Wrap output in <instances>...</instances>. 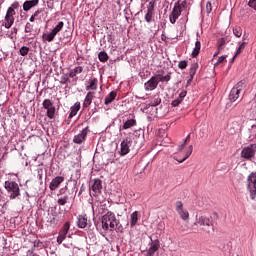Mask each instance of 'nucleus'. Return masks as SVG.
<instances>
[{
	"label": "nucleus",
	"instance_id": "nucleus-42",
	"mask_svg": "<svg viewBox=\"0 0 256 256\" xmlns=\"http://www.w3.org/2000/svg\"><path fill=\"white\" fill-rule=\"evenodd\" d=\"M33 31V24L27 22L25 25V33H31Z\"/></svg>",
	"mask_w": 256,
	"mask_h": 256
},
{
	"label": "nucleus",
	"instance_id": "nucleus-23",
	"mask_svg": "<svg viewBox=\"0 0 256 256\" xmlns=\"http://www.w3.org/2000/svg\"><path fill=\"white\" fill-rule=\"evenodd\" d=\"M116 97H117V92H115V91L110 92L105 97L104 104L109 105L110 103H113L115 101Z\"/></svg>",
	"mask_w": 256,
	"mask_h": 256
},
{
	"label": "nucleus",
	"instance_id": "nucleus-52",
	"mask_svg": "<svg viewBox=\"0 0 256 256\" xmlns=\"http://www.w3.org/2000/svg\"><path fill=\"white\" fill-rule=\"evenodd\" d=\"M226 59H227V57H225V56L219 57L216 65H219V63H224V61H227Z\"/></svg>",
	"mask_w": 256,
	"mask_h": 256
},
{
	"label": "nucleus",
	"instance_id": "nucleus-56",
	"mask_svg": "<svg viewBox=\"0 0 256 256\" xmlns=\"http://www.w3.org/2000/svg\"><path fill=\"white\" fill-rule=\"evenodd\" d=\"M185 142L178 146V151H181L182 149H185Z\"/></svg>",
	"mask_w": 256,
	"mask_h": 256
},
{
	"label": "nucleus",
	"instance_id": "nucleus-41",
	"mask_svg": "<svg viewBox=\"0 0 256 256\" xmlns=\"http://www.w3.org/2000/svg\"><path fill=\"white\" fill-rule=\"evenodd\" d=\"M74 72V75H81L83 73V66H76L74 69H72Z\"/></svg>",
	"mask_w": 256,
	"mask_h": 256
},
{
	"label": "nucleus",
	"instance_id": "nucleus-27",
	"mask_svg": "<svg viewBox=\"0 0 256 256\" xmlns=\"http://www.w3.org/2000/svg\"><path fill=\"white\" fill-rule=\"evenodd\" d=\"M138 221H139V212L138 211H134L130 215V226L131 227H135V225H137Z\"/></svg>",
	"mask_w": 256,
	"mask_h": 256
},
{
	"label": "nucleus",
	"instance_id": "nucleus-38",
	"mask_svg": "<svg viewBox=\"0 0 256 256\" xmlns=\"http://www.w3.org/2000/svg\"><path fill=\"white\" fill-rule=\"evenodd\" d=\"M233 34L235 35V37H241V35H243V29L237 26L233 29Z\"/></svg>",
	"mask_w": 256,
	"mask_h": 256
},
{
	"label": "nucleus",
	"instance_id": "nucleus-20",
	"mask_svg": "<svg viewBox=\"0 0 256 256\" xmlns=\"http://www.w3.org/2000/svg\"><path fill=\"white\" fill-rule=\"evenodd\" d=\"M150 107H157L161 105V96L159 94H154L149 100Z\"/></svg>",
	"mask_w": 256,
	"mask_h": 256
},
{
	"label": "nucleus",
	"instance_id": "nucleus-3",
	"mask_svg": "<svg viewBox=\"0 0 256 256\" xmlns=\"http://www.w3.org/2000/svg\"><path fill=\"white\" fill-rule=\"evenodd\" d=\"M246 188L250 193V199L256 198V172H252L248 175L246 180Z\"/></svg>",
	"mask_w": 256,
	"mask_h": 256
},
{
	"label": "nucleus",
	"instance_id": "nucleus-21",
	"mask_svg": "<svg viewBox=\"0 0 256 256\" xmlns=\"http://www.w3.org/2000/svg\"><path fill=\"white\" fill-rule=\"evenodd\" d=\"M97 83H99L97 78L89 80V85L86 86V91H97Z\"/></svg>",
	"mask_w": 256,
	"mask_h": 256
},
{
	"label": "nucleus",
	"instance_id": "nucleus-2",
	"mask_svg": "<svg viewBox=\"0 0 256 256\" xmlns=\"http://www.w3.org/2000/svg\"><path fill=\"white\" fill-rule=\"evenodd\" d=\"M4 188L6 189L7 193H9V198L11 200L19 197L21 195V189L19 188V184L15 181H5Z\"/></svg>",
	"mask_w": 256,
	"mask_h": 256
},
{
	"label": "nucleus",
	"instance_id": "nucleus-32",
	"mask_svg": "<svg viewBox=\"0 0 256 256\" xmlns=\"http://www.w3.org/2000/svg\"><path fill=\"white\" fill-rule=\"evenodd\" d=\"M71 83V79L69 78L68 73H63L60 77V84L61 85H69Z\"/></svg>",
	"mask_w": 256,
	"mask_h": 256
},
{
	"label": "nucleus",
	"instance_id": "nucleus-15",
	"mask_svg": "<svg viewBox=\"0 0 256 256\" xmlns=\"http://www.w3.org/2000/svg\"><path fill=\"white\" fill-rule=\"evenodd\" d=\"M63 181H65V177H63V176H57V177L53 178L49 185L50 191H55V189H57L59 187V185H61V183H63Z\"/></svg>",
	"mask_w": 256,
	"mask_h": 256
},
{
	"label": "nucleus",
	"instance_id": "nucleus-1",
	"mask_svg": "<svg viewBox=\"0 0 256 256\" xmlns=\"http://www.w3.org/2000/svg\"><path fill=\"white\" fill-rule=\"evenodd\" d=\"M102 229L104 231H113L117 225H119V220H117V217L115 216V213L108 211L106 214L102 216Z\"/></svg>",
	"mask_w": 256,
	"mask_h": 256
},
{
	"label": "nucleus",
	"instance_id": "nucleus-59",
	"mask_svg": "<svg viewBox=\"0 0 256 256\" xmlns=\"http://www.w3.org/2000/svg\"><path fill=\"white\" fill-rule=\"evenodd\" d=\"M225 45V41L221 40L219 47H223Z\"/></svg>",
	"mask_w": 256,
	"mask_h": 256
},
{
	"label": "nucleus",
	"instance_id": "nucleus-16",
	"mask_svg": "<svg viewBox=\"0 0 256 256\" xmlns=\"http://www.w3.org/2000/svg\"><path fill=\"white\" fill-rule=\"evenodd\" d=\"M93 99H95V92L89 91L85 96L83 102V109H87V107H89L91 103H93Z\"/></svg>",
	"mask_w": 256,
	"mask_h": 256
},
{
	"label": "nucleus",
	"instance_id": "nucleus-51",
	"mask_svg": "<svg viewBox=\"0 0 256 256\" xmlns=\"http://www.w3.org/2000/svg\"><path fill=\"white\" fill-rule=\"evenodd\" d=\"M185 97H187V91H182L179 94L178 99H181V101H183V99H185Z\"/></svg>",
	"mask_w": 256,
	"mask_h": 256
},
{
	"label": "nucleus",
	"instance_id": "nucleus-33",
	"mask_svg": "<svg viewBox=\"0 0 256 256\" xmlns=\"http://www.w3.org/2000/svg\"><path fill=\"white\" fill-rule=\"evenodd\" d=\"M98 59L101 63H107V61H109V55H107V52L101 51L98 54Z\"/></svg>",
	"mask_w": 256,
	"mask_h": 256
},
{
	"label": "nucleus",
	"instance_id": "nucleus-24",
	"mask_svg": "<svg viewBox=\"0 0 256 256\" xmlns=\"http://www.w3.org/2000/svg\"><path fill=\"white\" fill-rule=\"evenodd\" d=\"M69 229H71V224L69 222H66L63 225L62 229L60 230L59 235L67 239V234L69 233Z\"/></svg>",
	"mask_w": 256,
	"mask_h": 256
},
{
	"label": "nucleus",
	"instance_id": "nucleus-37",
	"mask_svg": "<svg viewBox=\"0 0 256 256\" xmlns=\"http://www.w3.org/2000/svg\"><path fill=\"white\" fill-rule=\"evenodd\" d=\"M178 214L180 215L181 219H183V221H187V219H189V211L187 210H180Z\"/></svg>",
	"mask_w": 256,
	"mask_h": 256
},
{
	"label": "nucleus",
	"instance_id": "nucleus-43",
	"mask_svg": "<svg viewBox=\"0 0 256 256\" xmlns=\"http://www.w3.org/2000/svg\"><path fill=\"white\" fill-rule=\"evenodd\" d=\"M182 102L183 100H181L180 98H176L175 100L172 101L171 105L172 107H179V105H181Z\"/></svg>",
	"mask_w": 256,
	"mask_h": 256
},
{
	"label": "nucleus",
	"instance_id": "nucleus-34",
	"mask_svg": "<svg viewBox=\"0 0 256 256\" xmlns=\"http://www.w3.org/2000/svg\"><path fill=\"white\" fill-rule=\"evenodd\" d=\"M174 6L178 7L179 10H181L183 12V9H187V1L186 0H178Z\"/></svg>",
	"mask_w": 256,
	"mask_h": 256
},
{
	"label": "nucleus",
	"instance_id": "nucleus-40",
	"mask_svg": "<svg viewBox=\"0 0 256 256\" xmlns=\"http://www.w3.org/2000/svg\"><path fill=\"white\" fill-rule=\"evenodd\" d=\"M169 19H170V23H172V25H175V23H177V19H179V16H176V14L171 12Z\"/></svg>",
	"mask_w": 256,
	"mask_h": 256
},
{
	"label": "nucleus",
	"instance_id": "nucleus-19",
	"mask_svg": "<svg viewBox=\"0 0 256 256\" xmlns=\"http://www.w3.org/2000/svg\"><path fill=\"white\" fill-rule=\"evenodd\" d=\"M39 5V0H29L24 2L23 9L24 11H29L30 9H33V7H37Z\"/></svg>",
	"mask_w": 256,
	"mask_h": 256
},
{
	"label": "nucleus",
	"instance_id": "nucleus-53",
	"mask_svg": "<svg viewBox=\"0 0 256 256\" xmlns=\"http://www.w3.org/2000/svg\"><path fill=\"white\" fill-rule=\"evenodd\" d=\"M63 241H65V237H64V236H61V235H58V237H57V243H59V245H61V243H63Z\"/></svg>",
	"mask_w": 256,
	"mask_h": 256
},
{
	"label": "nucleus",
	"instance_id": "nucleus-6",
	"mask_svg": "<svg viewBox=\"0 0 256 256\" xmlns=\"http://www.w3.org/2000/svg\"><path fill=\"white\" fill-rule=\"evenodd\" d=\"M194 225L199 227H213V217L206 215H196Z\"/></svg>",
	"mask_w": 256,
	"mask_h": 256
},
{
	"label": "nucleus",
	"instance_id": "nucleus-26",
	"mask_svg": "<svg viewBox=\"0 0 256 256\" xmlns=\"http://www.w3.org/2000/svg\"><path fill=\"white\" fill-rule=\"evenodd\" d=\"M199 53H201V41H196L195 42V47L191 53V57L195 58L199 56Z\"/></svg>",
	"mask_w": 256,
	"mask_h": 256
},
{
	"label": "nucleus",
	"instance_id": "nucleus-9",
	"mask_svg": "<svg viewBox=\"0 0 256 256\" xmlns=\"http://www.w3.org/2000/svg\"><path fill=\"white\" fill-rule=\"evenodd\" d=\"M13 23H15V10H13V8H8L4 18L5 29H11Z\"/></svg>",
	"mask_w": 256,
	"mask_h": 256
},
{
	"label": "nucleus",
	"instance_id": "nucleus-31",
	"mask_svg": "<svg viewBox=\"0 0 256 256\" xmlns=\"http://www.w3.org/2000/svg\"><path fill=\"white\" fill-rule=\"evenodd\" d=\"M192 153H193V145H190L185 152L184 159L177 160L178 163H184V161H187V159H189V157H191Z\"/></svg>",
	"mask_w": 256,
	"mask_h": 256
},
{
	"label": "nucleus",
	"instance_id": "nucleus-28",
	"mask_svg": "<svg viewBox=\"0 0 256 256\" xmlns=\"http://www.w3.org/2000/svg\"><path fill=\"white\" fill-rule=\"evenodd\" d=\"M78 227H80V229L87 227V215H80L78 217Z\"/></svg>",
	"mask_w": 256,
	"mask_h": 256
},
{
	"label": "nucleus",
	"instance_id": "nucleus-36",
	"mask_svg": "<svg viewBox=\"0 0 256 256\" xmlns=\"http://www.w3.org/2000/svg\"><path fill=\"white\" fill-rule=\"evenodd\" d=\"M66 74H68V78L73 79L74 84L77 85V81H78L79 77H77L75 72L71 69L70 72L66 73Z\"/></svg>",
	"mask_w": 256,
	"mask_h": 256
},
{
	"label": "nucleus",
	"instance_id": "nucleus-54",
	"mask_svg": "<svg viewBox=\"0 0 256 256\" xmlns=\"http://www.w3.org/2000/svg\"><path fill=\"white\" fill-rule=\"evenodd\" d=\"M40 13H43V9L37 10L34 12L33 16L38 17Z\"/></svg>",
	"mask_w": 256,
	"mask_h": 256
},
{
	"label": "nucleus",
	"instance_id": "nucleus-39",
	"mask_svg": "<svg viewBox=\"0 0 256 256\" xmlns=\"http://www.w3.org/2000/svg\"><path fill=\"white\" fill-rule=\"evenodd\" d=\"M19 53L22 57H26V55H29V47L22 46L19 50Z\"/></svg>",
	"mask_w": 256,
	"mask_h": 256
},
{
	"label": "nucleus",
	"instance_id": "nucleus-7",
	"mask_svg": "<svg viewBox=\"0 0 256 256\" xmlns=\"http://www.w3.org/2000/svg\"><path fill=\"white\" fill-rule=\"evenodd\" d=\"M63 27H65V23H63V21L59 22L49 34L43 35L44 41H48V43H51V41L55 39L57 34L62 31Z\"/></svg>",
	"mask_w": 256,
	"mask_h": 256
},
{
	"label": "nucleus",
	"instance_id": "nucleus-18",
	"mask_svg": "<svg viewBox=\"0 0 256 256\" xmlns=\"http://www.w3.org/2000/svg\"><path fill=\"white\" fill-rule=\"evenodd\" d=\"M80 109H81V102H76L73 106H71L68 119H73V117H75V115L79 113Z\"/></svg>",
	"mask_w": 256,
	"mask_h": 256
},
{
	"label": "nucleus",
	"instance_id": "nucleus-47",
	"mask_svg": "<svg viewBox=\"0 0 256 256\" xmlns=\"http://www.w3.org/2000/svg\"><path fill=\"white\" fill-rule=\"evenodd\" d=\"M179 69H187V61H180L178 64Z\"/></svg>",
	"mask_w": 256,
	"mask_h": 256
},
{
	"label": "nucleus",
	"instance_id": "nucleus-25",
	"mask_svg": "<svg viewBox=\"0 0 256 256\" xmlns=\"http://www.w3.org/2000/svg\"><path fill=\"white\" fill-rule=\"evenodd\" d=\"M158 83H169L171 81V73L166 74L163 76L162 74L156 75Z\"/></svg>",
	"mask_w": 256,
	"mask_h": 256
},
{
	"label": "nucleus",
	"instance_id": "nucleus-57",
	"mask_svg": "<svg viewBox=\"0 0 256 256\" xmlns=\"http://www.w3.org/2000/svg\"><path fill=\"white\" fill-rule=\"evenodd\" d=\"M100 207L102 209H105V207H107V203L106 202H101Z\"/></svg>",
	"mask_w": 256,
	"mask_h": 256
},
{
	"label": "nucleus",
	"instance_id": "nucleus-29",
	"mask_svg": "<svg viewBox=\"0 0 256 256\" xmlns=\"http://www.w3.org/2000/svg\"><path fill=\"white\" fill-rule=\"evenodd\" d=\"M135 125H137V120L135 119H129L127 120L123 126L122 129L127 130V129H131V127H135Z\"/></svg>",
	"mask_w": 256,
	"mask_h": 256
},
{
	"label": "nucleus",
	"instance_id": "nucleus-13",
	"mask_svg": "<svg viewBox=\"0 0 256 256\" xmlns=\"http://www.w3.org/2000/svg\"><path fill=\"white\" fill-rule=\"evenodd\" d=\"M91 189L93 191L94 197H97V195H101V191L103 189V182L100 179H94Z\"/></svg>",
	"mask_w": 256,
	"mask_h": 256
},
{
	"label": "nucleus",
	"instance_id": "nucleus-45",
	"mask_svg": "<svg viewBox=\"0 0 256 256\" xmlns=\"http://www.w3.org/2000/svg\"><path fill=\"white\" fill-rule=\"evenodd\" d=\"M172 13H173L174 15L178 16V17H181L182 11L179 10V7H177V6L174 5L173 10H172Z\"/></svg>",
	"mask_w": 256,
	"mask_h": 256
},
{
	"label": "nucleus",
	"instance_id": "nucleus-44",
	"mask_svg": "<svg viewBox=\"0 0 256 256\" xmlns=\"http://www.w3.org/2000/svg\"><path fill=\"white\" fill-rule=\"evenodd\" d=\"M175 207H176L177 213H179V211H183V202L177 201V202L175 203Z\"/></svg>",
	"mask_w": 256,
	"mask_h": 256
},
{
	"label": "nucleus",
	"instance_id": "nucleus-35",
	"mask_svg": "<svg viewBox=\"0 0 256 256\" xmlns=\"http://www.w3.org/2000/svg\"><path fill=\"white\" fill-rule=\"evenodd\" d=\"M67 201H69V195L65 194L64 196L60 197L58 200H57V203L58 205H66L67 204Z\"/></svg>",
	"mask_w": 256,
	"mask_h": 256
},
{
	"label": "nucleus",
	"instance_id": "nucleus-48",
	"mask_svg": "<svg viewBox=\"0 0 256 256\" xmlns=\"http://www.w3.org/2000/svg\"><path fill=\"white\" fill-rule=\"evenodd\" d=\"M211 11H213V5L211 4V2H207L206 3V12L211 13Z\"/></svg>",
	"mask_w": 256,
	"mask_h": 256
},
{
	"label": "nucleus",
	"instance_id": "nucleus-12",
	"mask_svg": "<svg viewBox=\"0 0 256 256\" xmlns=\"http://www.w3.org/2000/svg\"><path fill=\"white\" fill-rule=\"evenodd\" d=\"M154 11H155V1H150L147 6V13L144 17L146 23H151V21H153Z\"/></svg>",
	"mask_w": 256,
	"mask_h": 256
},
{
	"label": "nucleus",
	"instance_id": "nucleus-46",
	"mask_svg": "<svg viewBox=\"0 0 256 256\" xmlns=\"http://www.w3.org/2000/svg\"><path fill=\"white\" fill-rule=\"evenodd\" d=\"M248 7H251V9H254V11H256V0H249Z\"/></svg>",
	"mask_w": 256,
	"mask_h": 256
},
{
	"label": "nucleus",
	"instance_id": "nucleus-49",
	"mask_svg": "<svg viewBox=\"0 0 256 256\" xmlns=\"http://www.w3.org/2000/svg\"><path fill=\"white\" fill-rule=\"evenodd\" d=\"M57 223H59V220L57 219V217L55 215H53V217L50 218V224L57 225Z\"/></svg>",
	"mask_w": 256,
	"mask_h": 256
},
{
	"label": "nucleus",
	"instance_id": "nucleus-30",
	"mask_svg": "<svg viewBox=\"0 0 256 256\" xmlns=\"http://www.w3.org/2000/svg\"><path fill=\"white\" fill-rule=\"evenodd\" d=\"M245 47H247V42H242L238 47V49L236 50V53L233 56L232 61H235L236 57L241 55V53H243V51L245 50Z\"/></svg>",
	"mask_w": 256,
	"mask_h": 256
},
{
	"label": "nucleus",
	"instance_id": "nucleus-10",
	"mask_svg": "<svg viewBox=\"0 0 256 256\" xmlns=\"http://www.w3.org/2000/svg\"><path fill=\"white\" fill-rule=\"evenodd\" d=\"M159 86V80H157V76H152L147 82L144 83L145 91H155Z\"/></svg>",
	"mask_w": 256,
	"mask_h": 256
},
{
	"label": "nucleus",
	"instance_id": "nucleus-4",
	"mask_svg": "<svg viewBox=\"0 0 256 256\" xmlns=\"http://www.w3.org/2000/svg\"><path fill=\"white\" fill-rule=\"evenodd\" d=\"M243 89H245V82L244 81H240L238 82L230 91L229 94V99L232 103H235V101H237V99H239L240 95H241V91H243Z\"/></svg>",
	"mask_w": 256,
	"mask_h": 256
},
{
	"label": "nucleus",
	"instance_id": "nucleus-8",
	"mask_svg": "<svg viewBox=\"0 0 256 256\" xmlns=\"http://www.w3.org/2000/svg\"><path fill=\"white\" fill-rule=\"evenodd\" d=\"M256 153V144H250L244 147L241 151L242 159H246V161H251L253 157H255Z\"/></svg>",
	"mask_w": 256,
	"mask_h": 256
},
{
	"label": "nucleus",
	"instance_id": "nucleus-50",
	"mask_svg": "<svg viewBox=\"0 0 256 256\" xmlns=\"http://www.w3.org/2000/svg\"><path fill=\"white\" fill-rule=\"evenodd\" d=\"M9 9H13V11H15V9H19V2L15 1L14 3H12Z\"/></svg>",
	"mask_w": 256,
	"mask_h": 256
},
{
	"label": "nucleus",
	"instance_id": "nucleus-14",
	"mask_svg": "<svg viewBox=\"0 0 256 256\" xmlns=\"http://www.w3.org/2000/svg\"><path fill=\"white\" fill-rule=\"evenodd\" d=\"M132 143L133 140H131L130 137H127L121 142V155H127L129 153V148L131 147Z\"/></svg>",
	"mask_w": 256,
	"mask_h": 256
},
{
	"label": "nucleus",
	"instance_id": "nucleus-22",
	"mask_svg": "<svg viewBox=\"0 0 256 256\" xmlns=\"http://www.w3.org/2000/svg\"><path fill=\"white\" fill-rule=\"evenodd\" d=\"M197 69H199V63H197V62L192 63L190 66V71H189L190 81H193V78L195 77V75L197 73Z\"/></svg>",
	"mask_w": 256,
	"mask_h": 256
},
{
	"label": "nucleus",
	"instance_id": "nucleus-17",
	"mask_svg": "<svg viewBox=\"0 0 256 256\" xmlns=\"http://www.w3.org/2000/svg\"><path fill=\"white\" fill-rule=\"evenodd\" d=\"M159 247H160L159 240L152 242L149 250L147 251L146 256H155V253L159 251Z\"/></svg>",
	"mask_w": 256,
	"mask_h": 256
},
{
	"label": "nucleus",
	"instance_id": "nucleus-55",
	"mask_svg": "<svg viewBox=\"0 0 256 256\" xmlns=\"http://www.w3.org/2000/svg\"><path fill=\"white\" fill-rule=\"evenodd\" d=\"M189 141H191V135H188L186 137V139L184 140L185 145H187V143H189Z\"/></svg>",
	"mask_w": 256,
	"mask_h": 256
},
{
	"label": "nucleus",
	"instance_id": "nucleus-5",
	"mask_svg": "<svg viewBox=\"0 0 256 256\" xmlns=\"http://www.w3.org/2000/svg\"><path fill=\"white\" fill-rule=\"evenodd\" d=\"M42 107L43 109H46V115L48 119H55L57 108H55V104H53L51 99H45L42 103Z\"/></svg>",
	"mask_w": 256,
	"mask_h": 256
},
{
	"label": "nucleus",
	"instance_id": "nucleus-11",
	"mask_svg": "<svg viewBox=\"0 0 256 256\" xmlns=\"http://www.w3.org/2000/svg\"><path fill=\"white\" fill-rule=\"evenodd\" d=\"M88 134L89 127H86L78 135L74 136L73 143H76V145H81V143H85Z\"/></svg>",
	"mask_w": 256,
	"mask_h": 256
},
{
	"label": "nucleus",
	"instance_id": "nucleus-58",
	"mask_svg": "<svg viewBox=\"0 0 256 256\" xmlns=\"http://www.w3.org/2000/svg\"><path fill=\"white\" fill-rule=\"evenodd\" d=\"M35 17H36V16H34V15H32V16L30 17V19H29L30 23H33V22L35 21Z\"/></svg>",
	"mask_w": 256,
	"mask_h": 256
}]
</instances>
